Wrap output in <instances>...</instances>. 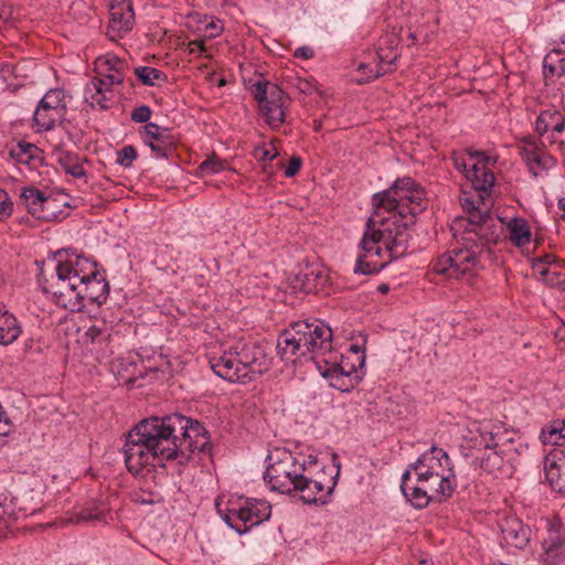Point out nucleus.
I'll return each mask as SVG.
<instances>
[{
	"label": "nucleus",
	"mask_w": 565,
	"mask_h": 565,
	"mask_svg": "<svg viewBox=\"0 0 565 565\" xmlns=\"http://www.w3.org/2000/svg\"><path fill=\"white\" fill-rule=\"evenodd\" d=\"M373 216L369 217L360 247L364 255L358 257L355 274L369 275L377 265L364 260L367 255L381 254L382 247L391 258L406 254L411 238L409 227L426 209L425 191L412 178L396 180L387 190L372 196Z\"/></svg>",
	"instance_id": "nucleus-1"
},
{
	"label": "nucleus",
	"mask_w": 565,
	"mask_h": 565,
	"mask_svg": "<svg viewBox=\"0 0 565 565\" xmlns=\"http://www.w3.org/2000/svg\"><path fill=\"white\" fill-rule=\"evenodd\" d=\"M209 450L205 428L195 419L181 414L151 417L139 422L129 430L124 446L128 471L138 475L156 461H186L195 452Z\"/></svg>",
	"instance_id": "nucleus-2"
},
{
	"label": "nucleus",
	"mask_w": 565,
	"mask_h": 565,
	"mask_svg": "<svg viewBox=\"0 0 565 565\" xmlns=\"http://www.w3.org/2000/svg\"><path fill=\"white\" fill-rule=\"evenodd\" d=\"M475 213L472 218L457 217L452 221L451 230L457 237L461 232V247H456L439 256L433 269L456 280L471 281L481 268L480 255L489 244L497 243L502 233L501 218H493L488 207Z\"/></svg>",
	"instance_id": "nucleus-3"
},
{
	"label": "nucleus",
	"mask_w": 565,
	"mask_h": 565,
	"mask_svg": "<svg viewBox=\"0 0 565 565\" xmlns=\"http://www.w3.org/2000/svg\"><path fill=\"white\" fill-rule=\"evenodd\" d=\"M277 353L281 360L295 363L300 358L312 360L323 377L348 376L355 371L337 363L332 352V331L321 321H297L285 329L277 339Z\"/></svg>",
	"instance_id": "nucleus-4"
},
{
	"label": "nucleus",
	"mask_w": 565,
	"mask_h": 565,
	"mask_svg": "<svg viewBox=\"0 0 565 565\" xmlns=\"http://www.w3.org/2000/svg\"><path fill=\"white\" fill-rule=\"evenodd\" d=\"M264 353L254 344L236 343L221 352L209 354V364L213 372L232 383L246 384L262 375Z\"/></svg>",
	"instance_id": "nucleus-5"
},
{
	"label": "nucleus",
	"mask_w": 565,
	"mask_h": 565,
	"mask_svg": "<svg viewBox=\"0 0 565 565\" xmlns=\"http://www.w3.org/2000/svg\"><path fill=\"white\" fill-rule=\"evenodd\" d=\"M93 266L90 259L77 255L67 257L66 260H58L55 273L50 279H44L42 289L51 294L57 306L72 312L82 311V302L77 298V286L81 274L92 275Z\"/></svg>",
	"instance_id": "nucleus-6"
},
{
	"label": "nucleus",
	"mask_w": 565,
	"mask_h": 565,
	"mask_svg": "<svg viewBox=\"0 0 565 565\" xmlns=\"http://www.w3.org/2000/svg\"><path fill=\"white\" fill-rule=\"evenodd\" d=\"M267 460L264 480L270 489L281 493L294 492L307 471L305 462L287 450H276L268 455Z\"/></svg>",
	"instance_id": "nucleus-7"
},
{
	"label": "nucleus",
	"mask_w": 565,
	"mask_h": 565,
	"mask_svg": "<svg viewBox=\"0 0 565 565\" xmlns=\"http://www.w3.org/2000/svg\"><path fill=\"white\" fill-rule=\"evenodd\" d=\"M252 93L259 103L266 122L273 128H279L285 121V107L288 104V97L281 88L267 81H257L252 85Z\"/></svg>",
	"instance_id": "nucleus-8"
},
{
	"label": "nucleus",
	"mask_w": 565,
	"mask_h": 565,
	"mask_svg": "<svg viewBox=\"0 0 565 565\" xmlns=\"http://www.w3.org/2000/svg\"><path fill=\"white\" fill-rule=\"evenodd\" d=\"M270 512V503L258 499H246L242 505L227 509L224 514L218 510L224 522L238 534H244L254 525L268 520Z\"/></svg>",
	"instance_id": "nucleus-9"
},
{
	"label": "nucleus",
	"mask_w": 565,
	"mask_h": 565,
	"mask_svg": "<svg viewBox=\"0 0 565 565\" xmlns=\"http://www.w3.org/2000/svg\"><path fill=\"white\" fill-rule=\"evenodd\" d=\"M406 469L414 471L416 477H426L435 475L438 477L440 473L455 472L451 459L448 454L436 446L430 447L417 460L411 463Z\"/></svg>",
	"instance_id": "nucleus-10"
},
{
	"label": "nucleus",
	"mask_w": 565,
	"mask_h": 565,
	"mask_svg": "<svg viewBox=\"0 0 565 565\" xmlns=\"http://www.w3.org/2000/svg\"><path fill=\"white\" fill-rule=\"evenodd\" d=\"M90 265L93 266L92 275L87 274V277L81 275L78 278V291L76 295L78 301L82 302V310L85 307V301L102 305L106 301L109 294V285L104 275L97 269V264L90 260Z\"/></svg>",
	"instance_id": "nucleus-11"
},
{
	"label": "nucleus",
	"mask_w": 565,
	"mask_h": 565,
	"mask_svg": "<svg viewBox=\"0 0 565 565\" xmlns=\"http://www.w3.org/2000/svg\"><path fill=\"white\" fill-rule=\"evenodd\" d=\"M20 202L36 220L49 222L56 217L55 200L46 196L44 192L34 186L22 189Z\"/></svg>",
	"instance_id": "nucleus-12"
},
{
	"label": "nucleus",
	"mask_w": 565,
	"mask_h": 565,
	"mask_svg": "<svg viewBox=\"0 0 565 565\" xmlns=\"http://www.w3.org/2000/svg\"><path fill=\"white\" fill-rule=\"evenodd\" d=\"M545 479L550 487L565 494V454L561 449L550 451L544 459Z\"/></svg>",
	"instance_id": "nucleus-13"
},
{
	"label": "nucleus",
	"mask_w": 565,
	"mask_h": 565,
	"mask_svg": "<svg viewBox=\"0 0 565 565\" xmlns=\"http://www.w3.org/2000/svg\"><path fill=\"white\" fill-rule=\"evenodd\" d=\"M109 17L108 32L111 33L113 39L115 36L121 38L129 32L134 25L135 13L131 2L120 1L113 3L110 6Z\"/></svg>",
	"instance_id": "nucleus-14"
},
{
	"label": "nucleus",
	"mask_w": 565,
	"mask_h": 565,
	"mask_svg": "<svg viewBox=\"0 0 565 565\" xmlns=\"http://www.w3.org/2000/svg\"><path fill=\"white\" fill-rule=\"evenodd\" d=\"M145 143L160 158H168L174 143L173 137L168 129L160 127L154 122H148L143 127Z\"/></svg>",
	"instance_id": "nucleus-15"
},
{
	"label": "nucleus",
	"mask_w": 565,
	"mask_h": 565,
	"mask_svg": "<svg viewBox=\"0 0 565 565\" xmlns=\"http://www.w3.org/2000/svg\"><path fill=\"white\" fill-rule=\"evenodd\" d=\"M417 481L428 489L429 495H433L437 502H443L450 498L457 488L455 472L440 473L438 477L430 475L417 477Z\"/></svg>",
	"instance_id": "nucleus-16"
},
{
	"label": "nucleus",
	"mask_w": 565,
	"mask_h": 565,
	"mask_svg": "<svg viewBox=\"0 0 565 565\" xmlns=\"http://www.w3.org/2000/svg\"><path fill=\"white\" fill-rule=\"evenodd\" d=\"M520 153L534 177H537L541 171L550 168L554 162L553 158L531 139L522 141Z\"/></svg>",
	"instance_id": "nucleus-17"
},
{
	"label": "nucleus",
	"mask_w": 565,
	"mask_h": 565,
	"mask_svg": "<svg viewBox=\"0 0 565 565\" xmlns=\"http://www.w3.org/2000/svg\"><path fill=\"white\" fill-rule=\"evenodd\" d=\"M401 490L406 501L415 509H424L431 501H436L433 495H429L428 489L420 481L416 480V483H411V469H406L402 476Z\"/></svg>",
	"instance_id": "nucleus-18"
},
{
	"label": "nucleus",
	"mask_w": 565,
	"mask_h": 565,
	"mask_svg": "<svg viewBox=\"0 0 565 565\" xmlns=\"http://www.w3.org/2000/svg\"><path fill=\"white\" fill-rule=\"evenodd\" d=\"M489 158L483 154L473 169H469L467 180L471 183L475 192L490 196L491 189L494 184V174L488 168Z\"/></svg>",
	"instance_id": "nucleus-19"
},
{
	"label": "nucleus",
	"mask_w": 565,
	"mask_h": 565,
	"mask_svg": "<svg viewBox=\"0 0 565 565\" xmlns=\"http://www.w3.org/2000/svg\"><path fill=\"white\" fill-rule=\"evenodd\" d=\"M399 39L395 33H386L379 40L377 57L380 61V68L376 76H380L388 71L398 57Z\"/></svg>",
	"instance_id": "nucleus-20"
},
{
	"label": "nucleus",
	"mask_w": 565,
	"mask_h": 565,
	"mask_svg": "<svg viewBox=\"0 0 565 565\" xmlns=\"http://www.w3.org/2000/svg\"><path fill=\"white\" fill-rule=\"evenodd\" d=\"M503 540L508 545L522 550L530 542L531 529L516 518L507 519L502 526Z\"/></svg>",
	"instance_id": "nucleus-21"
},
{
	"label": "nucleus",
	"mask_w": 565,
	"mask_h": 565,
	"mask_svg": "<svg viewBox=\"0 0 565 565\" xmlns=\"http://www.w3.org/2000/svg\"><path fill=\"white\" fill-rule=\"evenodd\" d=\"M332 488L324 490L321 481L312 480L306 473L295 491L299 492L300 498L306 503H326V498L331 493Z\"/></svg>",
	"instance_id": "nucleus-22"
},
{
	"label": "nucleus",
	"mask_w": 565,
	"mask_h": 565,
	"mask_svg": "<svg viewBox=\"0 0 565 565\" xmlns=\"http://www.w3.org/2000/svg\"><path fill=\"white\" fill-rule=\"evenodd\" d=\"M109 520H111L110 509L103 500L87 501L77 514L78 522L107 523Z\"/></svg>",
	"instance_id": "nucleus-23"
},
{
	"label": "nucleus",
	"mask_w": 565,
	"mask_h": 565,
	"mask_svg": "<svg viewBox=\"0 0 565 565\" xmlns=\"http://www.w3.org/2000/svg\"><path fill=\"white\" fill-rule=\"evenodd\" d=\"M327 277L321 270L308 269L297 275L294 288L300 289L305 294L318 292L323 289Z\"/></svg>",
	"instance_id": "nucleus-24"
},
{
	"label": "nucleus",
	"mask_w": 565,
	"mask_h": 565,
	"mask_svg": "<svg viewBox=\"0 0 565 565\" xmlns=\"http://www.w3.org/2000/svg\"><path fill=\"white\" fill-rule=\"evenodd\" d=\"M102 81H89L85 87V100L93 108L105 110L108 108L107 102L113 96L111 89H106Z\"/></svg>",
	"instance_id": "nucleus-25"
},
{
	"label": "nucleus",
	"mask_w": 565,
	"mask_h": 565,
	"mask_svg": "<svg viewBox=\"0 0 565 565\" xmlns=\"http://www.w3.org/2000/svg\"><path fill=\"white\" fill-rule=\"evenodd\" d=\"M543 68L545 78L565 76V50H551L543 60Z\"/></svg>",
	"instance_id": "nucleus-26"
},
{
	"label": "nucleus",
	"mask_w": 565,
	"mask_h": 565,
	"mask_svg": "<svg viewBox=\"0 0 565 565\" xmlns=\"http://www.w3.org/2000/svg\"><path fill=\"white\" fill-rule=\"evenodd\" d=\"M460 203L463 210L468 213L467 218H472L475 213H481L483 210L482 207L484 206L488 207V212H490L492 207V200L490 196L475 191L473 193L465 191L460 198Z\"/></svg>",
	"instance_id": "nucleus-27"
},
{
	"label": "nucleus",
	"mask_w": 565,
	"mask_h": 565,
	"mask_svg": "<svg viewBox=\"0 0 565 565\" xmlns=\"http://www.w3.org/2000/svg\"><path fill=\"white\" fill-rule=\"evenodd\" d=\"M64 115L57 113L56 110L47 108L46 105L40 102L33 115V121L36 126V131H47L53 129L55 124Z\"/></svg>",
	"instance_id": "nucleus-28"
},
{
	"label": "nucleus",
	"mask_w": 565,
	"mask_h": 565,
	"mask_svg": "<svg viewBox=\"0 0 565 565\" xmlns=\"http://www.w3.org/2000/svg\"><path fill=\"white\" fill-rule=\"evenodd\" d=\"M510 241L518 247L530 243L531 231L527 222L522 217H514L507 224Z\"/></svg>",
	"instance_id": "nucleus-29"
},
{
	"label": "nucleus",
	"mask_w": 565,
	"mask_h": 565,
	"mask_svg": "<svg viewBox=\"0 0 565 565\" xmlns=\"http://www.w3.org/2000/svg\"><path fill=\"white\" fill-rule=\"evenodd\" d=\"M110 327L105 321L92 324L83 334L85 344H94L104 349L107 347L110 339Z\"/></svg>",
	"instance_id": "nucleus-30"
},
{
	"label": "nucleus",
	"mask_w": 565,
	"mask_h": 565,
	"mask_svg": "<svg viewBox=\"0 0 565 565\" xmlns=\"http://www.w3.org/2000/svg\"><path fill=\"white\" fill-rule=\"evenodd\" d=\"M56 161L64 172L72 177L83 178L86 174L81 159L76 153L60 151L56 153Z\"/></svg>",
	"instance_id": "nucleus-31"
},
{
	"label": "nucleus",
	"mask_w": 565,
	"mask_h": 565,
	"mask_svg": "<svg viewBox=\"0 0 565 565\" xmlns=\"http://www.w3.org/2000/svg\"><path fill=\"white\" fill-rule=\"evenodd\" d=\"M21 332L22 330L17 318L12 313L4 311V319L0 324V344L8 345L13 343Z\"/></svg>",
	"instance_id": "nucleus-32"
},
{
	"label": "nucleus",
	"mask_w": 565,
	"mask_h": 565,
	"mask_svg": "<svg viewBox=\"0 0 565 565\" xmlns=\"http://www.w3.org/2000/svg\"><path fill=\"white\" fill-rule=\"evenodd\" d=\"M540 438L545 445L565 446V419L544 427Z\"/></svg>",
	"instance_id": "nucleus-33"
},
{
	"label": "nucleus",
	"mask_w": 565,
	"mask_h": 565,
	"mask_svg": "<svg viewBox=\"0 0 565 565\" xmlns=\"http://www.w3.org/2000/svg\"><path fill=\"white\" fill-rule=\"evenodd\" d=\"M137 365L134 362L118 360L113 364V371L117 374L118 381L122 384H132L136 381L135 371Z\"/></svg>",
	"instance_id": "nucleus-34"
},
{
	"label": "nucleus",
	"mask_w": 565,
	"mask_h": 565,
	"mask_svg": "<svg viewBox=\"0 0 565 565\" xmlns=\"http://www.w3.org/2000/svg\"><path fill=\"white\" fill-rule=\"evenodd\" d=\"M138 79L147 86H154L158 81H164L167 76L158 68L149 66H138L135 68Z\"/></svg>",
	"instance_id": "nucleus-35"
},
{
	"label": "nucleus",
	"mask_w": 565,
	"mask_h": 565,
	"mask_svg": "<svg viewBox=\"0 0 565 565\" xmlns=\"http://www.w3.org/2000/svg\"><path fill=\"white\" fill-rule=\"evenodd\" d=\"M483 152L479 151H469L466 156H456L454 160V164L456 169L463 173L467 179L469 169H473L480 158L483 157Z\"/></svg>",
	"instance_id": "nucleus-36"
},
{
	"label": "nucleus",
	"mask_w": 565,
	"mask_h": 565,
	"mask_svg": "<svg viewBox=\"0 0 565 565\" xmlns=\"http://www.w3.org/2000/svg\"><path fill=\"white\" fill-rule=\"evenodd\" d=\"M64 92L62 89L49 90L40 102L47 106V108L54 109L57 113L64 115L66 105L64 102Z\"/></svg>",
	"instance_id": "nucleus-37"
},
{
	"label": "nucleus",
	"mask_w": 565,
	"mask_h": 565,
	"mask_svg": "<svg viewBox=\"0 0 565 565\" xmlns=\"http://www.w3.org/2000/svg\"><path fill=\"white\" fill-rule=\"evenodd\" d=\"M503 467V457L498 450L489 451L480 461V468L488 473L495 475Z\"/></svg>",
	"instance_id": "nucleus-38"
},
{
	"label": "nucleus",
	"mask_w": 565,
	"mask_h": 565,
	"mask_svg": "<svg viewBox=\"0 0 565 565\" xmlns=\"http://www.w3.org/2000/svg\"><path fill=\"white\" fill-rule=\"evenodd\" d=\"M554 119H559V111L545 110L540 114L535 122L536 132L543 136L548 130H552Z\"/></svg>",
	"instance_id": "nucleus-39"
},
{
	"label": "nucleus",
	"mask_w": 565,
	"mask_h": 565,
	"mask_svg": "<svg viewBox=\"0 0 565 565\" xmlns=\"http://www.w3.org/2000/svg\"><path fill=\"white\" fill-rule=\"evenodd\" d=\"M544 282L548 286L556 287L565 282V262L558 265L547 267V275Z\"/></svg>",
	"instance_id": "nucleus-40"
},
{
	"label": "nucleus",
	"mask_w": 565,
	"mask_h": 565,
	"mask_svg": "<svg viewBox=\"0 0 565 565\" xmlns=\"http://www.w3.org/2000/svg\"><path fill=\"white\" fill-rule=\"evenodd\" d=\"M225 163L216 156L209 157L198 167V174L203 177L207 174H215L224 170Z\"/></svg>",
	"instance_id": "nucleus-41"
},
{
	"label": "nucleus",
	"mask_w": 565,
	"mask_h": 565,
	"mask_svg": "<svg viewBox=\"0 0 565 565\" xmlns=\"http://www.w3.org/2000/svg\"><path fill=\"white\" fill-rule=\"evenodd\" d=\"M36 150V147L32 143L28 142H19L15 148L10 150V156L21 162H28L33 158V151Z\"/></svg>",
	"instance_id": "nucleus-42"
},
{
	"label": "nucleus",
	"mask_w": 565,
	"mask_h": 565,
	"mask_svg": "<svg viewBox=\"0 0 565 565\" xmlns=\"http://www.w3.org/2000/svg\"><path fill=\"white\" fill-rule=\"evenodd\" d=\"M131 500L141 505H153L156 503L161 502V498L159 494H156L151 491H147L143 489H139L135 491L131 495Z\"/></svg>",
	"instance_id": "nucleus-43"
},
{
	"label": "nucleus",
	"mask_w": 565,
	"mask_h": 565,
	"mask_svg": "<svg viewBox=\"0 0 565 565\" xmlns=\"http://www.w3.org/2000/svg\"><path fill=\"white\" fill-rule=\"evenodd\" d=\"M121 67L122 62L116 56L98 58L97 61V68L103 70L104 73L121 72Z\"/></svg>",
	"instance_id": "nucleus-44"
},
{
	"label": "nucleus",
	"mask_w": 565,
	"mask_h": 565,
	"mask_svg": "<svg viewBox=\"0 0 565 565\" xmlns=\"http://www.w3.org/2000/svg\"><path fill=\"white\" fill-rule=\"evenodd\" d=\"M136 158H137V151H136L135 147L125 146L118 152L117 163L125 168H129L132 164V162L136 160Z\"/></svg>",
	"instance_id": "nucleus-45"
},
{
	"label": "nucleus",
	"mask_w": 565,
	"mask_h": 565,
	"mask_svg": "<svg viewBox=\"0 0 565 565\" xmlns=\"http://www.w3.org/2000/svg\"><path fill=\"white\" fill-rule=\"evenodd\" d=\"M480 446L490 451L498 450L499 443L495 440V435L487 428L479 429Z\"/></svg>",
	"instance_id": "nucleus-46"
},
{
	"label": "nucleus",
	"mask_w": 565,
	"mask_h": 565,
	"mask_svg": "<svg viewBox=\"0 0 565 565\" xmlns=\"http://www.w3.org/2000/svg\"><path fill=\"white\" fill-rule=\"evenodd\" d=\"M100 78H93V81H102L105 84L106 89H111V86L115 84H121L124 81V76L121 72L116 73H104L103 70H98Z\"/></svg>",
	"instance_id": "nucleus-47"
},
{
	"label": "nucleus",
	"mask_w": 565,
	"mask_h": 565,
	"mask_svg": "<svg viewBox=\"0 0 565 565\" xmlns=\"http://www.w3.org/2000/svg\"><path fill=\"white\" fill-rule=\"evenodd\" d=\"M151 108L147 105H141V106H138L136 107L131 114H130V117H131V120H134L135 122H147L150 117H151Z\"/></svg>",
	"instance_id": "nucleus-48"
},
{
	"label": "nucleus",
	"mask_w": 565,
	"mask_h": 565,
	"mask_svg": "<svg viewBox=\"0 0 565 565\" xmlns=\"http://www.w3.org/2000/svg\"><path fill=\"white\" fill-rule=\"evenodd\" d=\"M13 211V203L10 200L9 194L0 189V216L9 217Z\"/></svg>",
	"instance_id": "nucleus-49"
},
{
	"label": "nucleus",
	"mask_w": 565,
	"mask_h": 565,
	"mask_svg": "<svg viewBox=\"0 0 565 565\" xmlns=\"http://www.w3.org/2000/svg\"><path fill=\"white\" fill-rule=\"evenodd\" d=\"M8 500H9L8 490L3 486H0V534H2L4 532V530L7 529L3 518L6 514L4 507L8 502Z\"/></svg>",
	"instance_id": "nucleus-50"
},
{
	"label": "nucleus",
	"mask_w": 565,
	"mask_h": 565,
	"mask_svg": "<svg viewBox=\"0 0 565 565\" xmlns=\"http://www.w3.org/2000/svg\"><path fill=\"white\" fill-rule=\"evenodd\" d=\"M277 151L274 149V147L267 148H257L255 150L256 158L262 162H270L277 157Z\"/></svg>",
	"instance_id": "nucleus-51"
},
{
	"label": "nucleus",
	"mask_w": 565,
	"mask_h": 565,
	"mask_svg": "<svg viewBox=\"0 0 565 565\" xmlns=\"http://www.w3.org/2000/svg\"><path fill=\"white\" fill-rule=\"evenodd\" d=\"M223 31V25L221 20H212L205 25V32L207 33L206 36L209 39H214L217 35H220Z\"/></svg>",
	"instance_id": "nucleus-52"
},
{
	"label": "nucleus",
	"mask_w": 565,
	"mask_h": 565,
	"mask_svg": "<svg viewBox=\"0 0 565 565\" xmlns=\"http://www.w3.org/2000/svg\"><path fill=\"white\" fill-rule=\"evenodd\" d=\"M300 167H301V159L299 157H292L289 160V163L285 169V175L288 178L296 175L299 172Z\"/></svg>",
	"instance_id": "nucleus-53"
},
{
	"label": "nucleus",
	"mask_w": 565,
	"mask_h": 565,
	"mask_svg": "<svg viewBox=\"0 0 565 565\" xmlns=\"http://www.w3.org/2000/svg\"><path fill=\"white\" fill-rule=\"evenodd\" d=\"M547 267L541 259L534 258L532 262V269L542 278L544 281L547 275Z\"/></svg>",
	"instance_id": "nucleus-54"
},
{
	"label": "nucleus",
	"mask_w": 565,
	"mask_h": 565,
	"mask_svg": "<svg viewBox=\"0 0 565 565\" xmlns=\"http://www.w3.org/2000/svg\"><path fill=\"white\" fill-rule=\"evenodd\" d=\"M295 57L302 58V60H309L313 57L315 52L310 46H301L298 47L295 53Z\"/></svg>",
	"instance_id": "nucleus-55"
},
{
	"label": "nucleus",
	"mask_w": 565,
	"mask_h": 565,
	"mask_svg": "<svg viewBox=\"0 0 565 565\" xmlns=\"http://www.w3.org/2000/svg\"><path fill=\"white\" fill-rule=\"evenodd\" d=\"M189 50L191 54H201L205 52V45L202 40H193L189 42Z\"/></svg>",
	"instance_id": "nucleus-56"
},
{
	"label": "nucleus",
	"mask_w": 565,
	"mask_h": 565,
	"mask_svg": "<svg viewBox=\"0 0 565 565\" xmlns=\"http://www.w3.org/2000/svg\"><path fill=\"white\" fill-rule=\"evenodd\" d=\"M537 259H541L546 266H551V265H558L561 263H563L564 260H559L557 259L554 255L552 254H545L544 256H541V257H536Z\"/></svg>",
	"instance_id": "nucleus-57"
},
{
	"label": "nucleus",
	"mask_w": 565,
	"mask_h": 565,
	"mask_svg": "<svg viewBox=\"0 0 565 565\" xmlns=\"http://www.w3.org/2000/svg\"><path fill=\"white\" fill-rule=\"evenodd\" d=\"M565 128V120L559 113V119H554L552 131L562 132Z\"/></svg>",
	"instance_id": "nucleus-58"
},
{
	"label": "nucleus",
	"mask_w": 565,
	"mask_h": 565,
	"mask_svg": "<svg viewBox=\"0 0 565 565\" xmlns=\"http://www.w3.org/2000/svg\"><path fill=\"white\" fill-rule=\"evenodd\" d=\"M350 350L356 355V360L359 361L360 365H363L364 363V355H360L361 349L356 344H352L350 347Z\"/></svg>",
	"instance_id": "nucleus-59"
},
{
	"label": "nucleus",
	"mask_w": 565,
	"mask_h": 565,
	"mask_svg": "<svg viewBox=\"0 0 565 565\" xmlns=\"http://www.w3.org/2000/svg\"><path fill=\"white\" fill-rule=\"evenodd\" d=\"M298 88L305 94H310L312 90V85L307 81H300Z\"/></svg>",
	"instance_id": "nucleus-60"
},
{
	"label": "nucleus",
	"mask_w": 565,
	"mask_h": 565,
	"mask_svg": "<svg viewBox=\"0 0 565 565\" xmlns=\"http://www.w3.org/2000/svg\"><path fill=\"white\" fill-rule=\"evenodd\" d=\"M33 347H34V341L33 339H28L25 342H24V352L28 353L30 351L33 350Z\"/></svg>",
	"instance_id": "nucleus-61"
},
{
	"label": "nucleus",
	"mask_w": 565,
	"mask_h": 565,
	"mask_svg": "<svg viewBox=\"0 0 565 565\" xmlns=\"http://www.w3.org/2000/svg\"><path fill=\"white\" fill-rule=\"evenodd\" d=\"M557 205L563 211L562 218L565 220V198L559 199Z\"/></svg>",
	"instance_id": "nucleus-62"
},
{
	"label": "nucleus",
	"mask_w": 565,
	"mask_h": 565,
	"mask_svg": "<svg viewBox=\"0 0 565 565\" xmlns=\"http://www.w3.org/2000/svg\"><path fill=\"white\" fill-rule=\"evenodd\" d=\"M390 290V286L387 284H381L377 286V291L381 294H386Z\"/></svg>",
	"instance_id": "nucleus-63"
},
{
	"label": "nucleus",
	"mask_w": 565,
	"mask_h": 565,
	"mask_svg": "<svg viewBox=\"0 0 565 565\" xmlns=\"http://www.w3.org/2000/svg\"><path fill=\"white\" fill-rule=\"evenodd\" d=\"M4 311H7L4 309V307L0 306V324L2 323V320L4 319Z\"/></svg>",
	"instance_id": "nucleus-64"
}]
</instances>
